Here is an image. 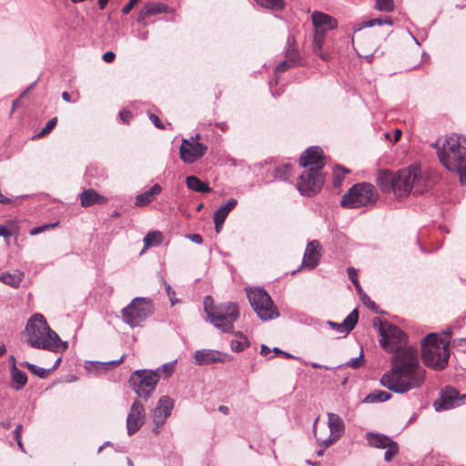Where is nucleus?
<instances>
[{
    "label": "nucleus",
    "mask_w": 466,
    "mask_h": 466,
    "mask_svg": "<svg viewBox=\"0 0 466 466\" xmlns=\"http://www.w3.org/2000/svg\"><path fill=\"white\" fill-rule=\"evenodd\" d=\"M426 370L420 366L418 351L410 347L398 350L391 359V369L380 378V384L396 393H406L420 388L425 381Z\"/></svg>",
    "instance_id": "f257e3e1"
},
{
    "label": "nucleus",
    "mask_w": 466,
    "mask_h": 466,
    "mask_svg": "<svg viewBox=\"0 0 466 466\" xmlns=\"http://www.w3.org/2000/svg\"><path fill=\"white\" fill-rule=\"evenodd\" d=\"M377 184L383 192L393 191L399 197L405 196L413 189L414 194H422L430 187L427 176L420 167L412 165L408 168L392 173L389 170H380Z\"/></svg>",
    "instance_id": "f03ea898"
},
{
    "label": "nucleus",
    "mask_w": 466,
    "mask_h": 466,
    "mask_svg": "<svg viewBox=\"0 0 466 466\" xmlns=\"http://www.w3.org/2000/svg\"><path fill=\"white\" fill-rule=\"evenodd\" d=\"M25 336L26 343L35 349L63 352L68 347L67 342L63 341L57 333L49 327L41 313L33 314L27 320Z\"/></svg>",
    "instance_id": "7ed1b4c3"
},
{
    "label": "nucleus",
    "mask_w": 466,
    "mask_h": 466,
    "mask_svg": "<svg viewBox=\"0 0 466 466\" xmlns=\"http://www.w3.org/2000/svg\"><path fill=\"white\" fill-rule=\"evenodd\" d=\"M437 153L441 164L447 169L458 173L461 185L466 184V137H449Z\"/></svg>",
    "instance_id": "20e7f679"
},
{
    "label": "nucleus",
    "mask_w": 466,
    "mask_h": 466,
    "mask_svg": "<svg viewBox=\"0 0 466 466\" xmlns=\"http://www.w3.org/2000/svg\"><path fill=\"white\" fill-rule=\"evenodd\" d=\"M204 311L207 314V319L213 324L215 328L223 333H231L234 329V322L239 317L238 307L236 303L227 301L214 304L211 296H206L203 301Z\"/></svg>",
    "instance_id": "39448f33"
},
{
    "label": "nucleus",
    "mask_w": 466,
    "mask_h": 466,
    "mask_svg": "<svg viewBox=\"0 0 466 466\" xmlns=\"http://www.w3.org/2000/svg\"><path fill=\"white\" fill-rule=\"evenodd\" d=\"M451 330H447L445 340L440 339L436 333H430L421 342V356L427 367L435 370H443L448 364L450 358L449 339L451 337Z\"/></svg>",
    "instance_id": "423d86ee"
},
{
    "label": "nucleus",
    "mask_w": 466,
    "mask_h": 466,
    "mask_svg": "<svg viewBox=\"0 0 466 466\" xmlns=\"http://www.w3.org/2000/svg\"><path fill=\"white\" fill-rule=\"evenodd\" d=\"M379 194L372 184L362 182L353 185L341 197L340 205L347 208H360L374 206Z\"/></svg>",
    "instance_id": "0eeeda50"
},
{
    "label": "nucleus",
    "mask_w": 466,
    "mask_h": 466,
    "mask_svg": "<svg viewBox=\"0 0 466 466\" xmlns=\"http://www.w3.org/2000/svg\"><path fill=\"white\" fill-rule=\"evenodd\" d=\"M247 296L252 309L261 320L267 321L279 316L270 296L263 289L249 288L247 289Z\"/></svg>",
    "instance_id": "6e6552de"
},
{
    "label": "nucleus",
    "mask_w": 466,
    "mask_h": 466,
    "mask_svg": "<svg viewBox=\"0 0 466 466\" xmlns=\"http://www.w3.org/2000/svg\"><path fill=\"white\" fill-rule=\"evenodd\" d=\"M153 312L151 300L147 298L137 297L122 310L123 321L134 328L138 326Z\"/></svg>",
    "instance_id": "1a4fd4ad"
},
{
    "label": "nucleus",
    "mask_w": 466,
    "mask_h": 466,
    "mask_svg": "<svg viewBox=\"0 0 466 466\" xmlns=\"http://www.w3.org/2000/svg\"><path fill=\"white\" fill-rule=\"evenodd\" d=\"M159 378L157 370H137L131 374L129 383L139 397L148 400L155 390Z\"/></svg>",
    "instance_id": "9d476101"
},
{
    "label": "nucleus",
    "mask_w": 466,
    "mask_h": 466,
    "mask_svg": "<svg viewBox=\"0 0 466 466\" xmlns=\"http://www.w3.org/2000/svg\"><path fill=\"white\" fill-rule=\"evenodd\" d=\"M380 344L388 352L397 353L398 350L406 349V334L397 326L389 323H380Z\"/></svg>",
    "instance_id": "9b49d317"
},
{
    "label": "nucleus",
    "mask_w": 466,
    "mask_h": 466,
    "mask_svg": "<svg viewBox=\"0 0 466 466\" xmlns=\"http://www.w3.org/2000/svg\"><path fill=\"white\" fill-rule=\"evenodd\" d=\"M324 184L322 172L318 169L305 170L299 177L297 188L304 196H311L318 193Z\"/></svg>",
    "instance_id": "f8f14e48"
},
{
    "label": "nucleus",
    "mask_w": 466,
    "mask_h": 466,
    "mask_svg": "<svg viewBox=\"0 0 466 466\" xmlns=\"http://www.w3.org/2000/svg\"><path fill=\"white\" fill-rule=\"evenodd\" d=\"M317 421L318 419L315 420L313 424L314 435L318 442L324 446V449L328 448L336 441H338L344 433L345 426L343 420L336 413H328V426L329 429V435L328 438L322 439L318 435V431H316Z\"/></svg>",
    "instance_id": "ddd939ff"
},
{
    "label": "nucleus",
    "mask_w": 466,
    "mask_h": 466,
    "mask_svg": "<svg viewBox=\"0 0 466 466\" xmlns=\"http://www.w3.org/2000/svg\"><path fill=\"white\" fill-rule=\"evenodd\" d=\"M199 137L200 135L197 134L196 137H192L190 139L182 140L180 157L183 162L192 164L206 154L208 147L198 141Z\"/></svg>",
    "instance_id": "4468645a"
},
{
    "label": "nucleus",
    "mask_w": 466,
    "mask_h": 466,
    "mask_svg": "<svg viewBox=\"0 0 466 466\" xmlns=\"http://www.w3.org/2000/svg\"><path fill=\"white\" fill-rule=\"evenodd\" d=\"M466 403V394H460L452 387H446L441 392V397L433 402L436 411L447 410Z\"/></svg>",
    "instance_id": "2eb2a0df"
},
{
    "label": "nucleus",
    "mask_w": 466,
    "mask_h": 466,
    "mask_svg": "<svg viewBox=\"0 0 466 466\" xmlns=\"http://www.w3.org/2000/svg\"><path fill=\"white\" fill-rule=\"evenodd\" d=\"M174 408V400L168 396H162L153 410V422L155 427L153 428V432L155 434H158L160 432V428L165 424L167 417L171 415L172 410Z\"/></svg>",
    "instance_id": "dca6fc26"
},
{
    "label": "nucleus",
    "mask_w": 466,
    "mask_h": 466,
    "mask_svg": "<svg viewBox=\"0 0 466 466\" xmlns=\"http://www.w3.org/2000/svg\"><path fill=\"white\" fill-rule=\"evenodd\" d=\"M146 410L143 403L136 400L131 405L127 418V431L129 436L135 434L144 424Z\"/></svg>",
    "instance_id": "f3484780"
},
{
    "label": "nucleus",
    "mask_w": 466,
    "mask_h": 466,
    "mask_svg": "<svg viewBox=\"0 0 466 466\" xmlns=\"http://www.w3.org/2000/svg\"><path fill=\"white\" fill-rule=\"evenodd\" d=\"M299 164L304 167H311L309 169H318L319 172H322L324 158L321 147L314 146L306 149L299 157Z\"/></svg>",
    "instance_id": "a211bd4d"
},
{
    "label": "nucleus",
    "mask_w": 466,
    "mask_h": 466,
    "mask_svg": "<svg viewBox=\"0 0 466 466\" xmlns=\"http://www.w3.org/2000/svg\"><path fill=\"white\" fill-rule=\"evenodd\" d=\"M195 364L199 366L210 365L216 362H226L227 354L218 350L204 349L197 350L194 354Z\"/></svg>",
    "instance_id": "6ab92c4d"
},
{
    "label": "nucleus",
    "mask_w": 466,
    "mask_h": 466,
    "mask_svg": "<svg viewBox=\"0 0 466 466\" xmlns=\"http://www.w3.org/2000/svg\"><path fill=\"white\" fill-rule=\"evenodd\" d=\"M311 20L314 26V31H321L326 33L329 30L335 29L338 26V22L335 18L319 11H314L311 14Z\"/></svg>",
    "instance_id": "aec40b11"
},
{
    "label": "nucleus",
    "mask_w": 466,
    "mask_h": 466,
    "mask_svg": "<svg viewBox=\"0 0 466 466\" xmlns=\"http://www.w3.org/2000/svg\"><path fill=\"white\" fill-rule=\"evenodd\" d=\"M358 319L359 313L358 310L355 309L347 316V318L341 323H337L330 320L328 321L327 323L338 333L347 335L355 328L358 322Z\"/></svg>",
    "instance_id": "412c9836"
},
{
    "label": "nucleus",
    "mask_w": 466,
    "mask_h": 466,
    "mask_svg": "<svg viewBox=\"0 0 466 466\" xmlns=\"http://www.w3.org/2000/svg\"><path fill=\"white\" fill-rule=\"evenodd\" d=\"M320 245L318 240L310 241L305 250L303 265L310 269L316 268L319 264L320 254Z\"/></svg>",
    "instance_id": "4be33fe9"
},
{
    "label": "nucleus",
    "mask_w": 466,
    "mask_h": 466,
    "mask_svg": "<svg viewBox=\"0 0 466 466\" xmlns=\"http://www.w3.org/2000/svg\"><path fill=\"white\" fill-rule=\"evenodd\" d=\"M168 12V6L164 3L148 2L145 4L137 16V23L141 24L144 20L157 14H166Z\"/></svg>",
    "instance_id": "5701e85b"
},
{
    "label": "nucleus",
    "mask_w": 466,
    "mask_h": 466,
    "mask_svg": "<svg viewBox=\"0 0 466 466\" xmlns=\"http://www.w3.org/2000/svg\"><path fill=\"white\" fill-rule=\"evenodd\" d=\"M81 206L84 208L91 207L93 205H104L107 202V198L98 194L95 189L89 188L84 190L80 196Z\"/></svg>",
    "instance_id": "b1692460"
},
{
    "label": "nucleus",
    "mask_w": 466,
    "mask_h": 466,
    "mask_svg": "<svg viewBox=\"0 0 466 466\" xmlns=\"http://www.w3.org/2000/svg\"><path fill=\"white\" fill-rule=\"evenodd\" d=\"M162 191V187L159 184H155L148 190L137 195L136 197L135 205L137 207H144L152 203L157 195Z\"/></svg>",
    "instance_id": "393cba45"
},
{
    "label": "nucleus",
    "mask_w": 466,
    "mask_h": 466,
    "mask_svg": "<svg viewBox=\"0 0 466 466\" xmlns=\"http://www.w3.org/2000/svg\"><path fill=\"white\" fill-rule=\"evenodd\" d=\"M10 370H11V380H12L11 387L15 390H20L26 384L27 376L24 371L20 370L16 367V363H13L11 365Z\"/></svg>",
    "instance_id": "a878e982"
},
{
    "label": "nucleus",
    "mask_w": 466,
    "mask_h": 466,
    "mask_svg": "<svg viewBox=\"0 0 466 466\" xmlns=\"http://www.w3.org/2000/svg\"><path fill=\"white\" fill-rule=\"evenodd\" d=\"M366 439L370 446L379 449H385L394 441L390 437L384 434L373 432L367 433Z\"/></svg>",
    "instance_id": "bb28decb"
},
{
    "label": "nucleus",
    "mask_w": 466,
    "mask_h": 466,
    "mask_svg": "<svg viewBox=\"0 0 466 466\" xmlns=\"http://www.w3.org/2000/svg\"><path fill=\"white\" fill-rule=\"evenodd\" d=\"M295 37L291 35L288 36L287 39V48H286V59L293 66L300 64V56L298 50L294 47L295 45Z\"/></svg>",
    "instance_id": "cd10ccee"
},
{
    "label": "nucleus",
    "mask_w": 466,
    "mask_h": 466,
    "mask_svg": "<svg viewBox=\"0 0 466 466\" xmlns=\"http://www.w3.org/2000/svg\"><path fill=\"white\" fill-rule=\"evenodd\" d=\"M326 33L321 31H314L313 40H312V50L315 55L319 56L323 60L329 59V55L322 52V46L326 38Z\"/></svg>",
    "instance_id": "c85d7f7f"
},
{
    "label": "nucleus",
    "mask_w": 466,
    "mask_h": 466,
    "mask_svg": "<svg viewBox=\"0 0 466 466\" xmlns=\"http://www.w3.org/2000/svg\"><path fill=\"white\" fill-rule=\"evenodd\" d=\"M23 278L24 273L19 270H16L14 273L5 272L0 275V281L10 287L17 288L22 282Z\"/></svg>",
    "instance_id": "c756f323"
},
{
    "label": "nucleus",
    "mask_w": 466,
    "mask_h": 466,
    "mask_svg": "<svg viewBox=\"0 0 466 466\" xmlns=\"http://www.w3.org/2000/svg\"><path fill=\"white\" fill-rule=\"evenodd\" d=\"M186 184L188 188L196 192L209 193L212 191L207 183L202 182L195 176H188L186 179Z\"/></svg>",
    "instance_id": "7c9ffc66"
},
{
    "label": "nucleus",
    "mask_w": 466,
    "mask_h": 466,
    "mask_svg": "<svg viewBox=\"0 0 466 466\" xmlns=\"http://www.w3.org/2000/svg\"><path fill=\"white\" fill-rule=\"evenodd\" d=\"M391 393L382 390H374L369 393L363 400L364 403L383 402L391 398Z\"/></svg>",
    "instance_id": "2f4dec72"
},
{
    "label": "nucleus",
    "mask_w": 466,
    "mask_h": 466,
    "mask_svg": "<svg viewBox=\"0 0 466 466\" xmlns=\"http://www.w3.org/2000/svg\"><path fill=\"white\" fill-rule=\"evenodd\" d=\"M237 204L238 200L236 198H229L225 204L218 208V209L214 213V216L226 220L229 212L237 206Z\"/></svg>",
    "instance_id": "473e14b6"
},
{
    "label": "nucleus",
    "mask_w": 466,
    "mask_h": 466,
    "mask_svg": "<svg viewBox=\"0 0 466 466\" xmlns=\"http://www.w3.org/2000/svg\"><path fill=\"white\" fill-rule=\"evenodd\" d=\"M392 25V20L390 18L381 19V18H373L361 23H359L354 26L355 31H360L365 27H371L374 25Z\"/></svg>",
    "instance_id": "72a5a7b5"
},
{
    "label": "nucleus",
    "mask_w": 466,
    "mask_h": 466,
    "mask_svg": "<svg viewBox=\"0 0 466 466\" xmlns=\"http://www.w3.org/2000/svg\"><path fill=\"white\" fill-rule=\"evenodd\" d=\"M259 6L272 11H280L285 6L284 0H254Z\"/></svg>",
    "instance_id": "f704fd0d"
},
{
    "label": "nucleus",
    "mask_w": 466,
    "mask_h": 466,
    "mask_svg": "<svg viewBox=\"0 0 466 466\" xmlns=\"http://www.w3.org/2000/svg\"><path fill=\"white\" fill-rule=\"evenodd\" d=\"M143 241L146 248H148L153 246H157L162 241V234L159 231L148 232L145 236Z\"/></svg>",
    "instance_id": "c9c22d12"
},
{
    "label": "nucleus",
    "mask_w": 466,
    "mask_h": 466,
    "mask_svg": "<svg viewBox=\"0 0 466 466\" xmlns=\"http://www.w3.org/2000/svg\"><path fill=\"white\" fill-rule=\"evenodd\" d=\"M292 166L290 164H284L282 166H279L274 169L273 176L275 178L280 180H287L291 173Z\"/></svg>",
    "instance_id": "e433bc0d"
},
{
    "label": "nucleus",
    "mask_w": 466,
    "mask_h": 466,
    "mask_svg": "<svg viewBox=\"0 0 466 466\" xmlns=\"http://www.w3.org/2000/svg\"><path fill=\"white\" fill-rule=\"evenodd\" d=\"M248 346H249V342H248V339H232L230 342V348L234 352L243 351Z\"/></svg>",
    "instance_id": "4c0bfd02"
},
{
    "label": "nucleus",
    "mask_w": 466,
    "mask_h": 466,
    "mask_svg": "<svg viewBox=\"0 0 466 466\" xmlns=\"http://www.w3.org/2000/svg\"><path fill=\"white\" fill-rule=\"evenodd\" d=\"M375 7L381 12H390L394 9V1L376 0Z\"/></svg>",
    "instance_id": "58836bf2"
},
{
    "label": "nucleus",
    "mask_w": 466,
    "mask_h": 466,
    "mask_svg": "<svg viewBox=\"0 0 466 466\" xmlns=\"http://www.w3.org/2000/svg\"><path fill=\"white\" fill-rule=\"evenodd\" d=\"M387 451L384 454L386 461H390L393 457L399 452V445L396 441H393L390 446L386 447Z\"/></svg>",
    "instance_id": "ea45409f"
},
{
    "label": "nucleus",
    "mask_w": 466,
    "mask_h": 466,
    "mask_svg": "<svg viewBox=\"0 0 466 466\" xmlns=\"http://www.w3.org/2000/svg\"><path fill=\"white\" fill-rule=\"evenodd\" d=\"M28 370L35 375H36L37 377L41 378V379H45L48 376L49 372L51 371V370H46V369H44V368H40L36 365H28Z\"/></svg>",
    "instance_id": "a19ab883"
},
{
    "label": "nucleus",
    "mask_w": 466,
    "mask_h": 466,
    "mask_svg": "<svg viewBox=\"0 0 466 466\" xmlns=\"http://www.w3.org/2000/svg\"><path fill=\"white\" fill-rule=\"evenodd\" d=\"M348 275H349L350 279L351 280V282L355 286L358 293L360 295H361L362 294V289H361V287H360V282L358 280L357 270L355 268H348Z\"/></svg>",
    "instance_id": "79ce46f5"
},
{
    "label": "nucleus",
    "mask_w": 466,
    "mask_h": 466,
    "mask_svg": "<svg viewBox=\"0 0 466 466\" xmlns=\"http://www.w3.org/2000/svg\"><path fill=\"white\" fill-rule=\"evenodd\" d=\"M363 364V352L360 351V355L354 359H351L348 362L343 365L338 366V368H341L343 366L351 367L352 369H359Z\"/></svg>",
    "instance_id": "37998d69"
},
{
    "label": "nucleus",
    "mask_w": 466,
    "mask_h": 466,
    "mask_svg": "<svg viewBox=\"0 0 466 466\" xmlns=\"http://www.w3.org/2000/svg\"><path fill=\"white\" fill-rule=\"evenodd\" d=\"M176 362H177V360H174V361L163 364L161 367H159L158 369L156 370H157V374L159 375L160 372H164V373H166L167 377H169L174 371Z\"/></svg>",
    "instance_id": "c03bdc74"
},
{
    "label": "nucleus",
    "mask_w": 466,
    "mask_h": 466,
    "mask_svg": "<svg viewBox=\"0 0 466 466\" xmlns=\"http://www.w3.org/2000/svg\"><path fill=\"white\" fill-rule=\"evenodd\" d=\"M22 431H23V425L18 424L14 431V438L16 441L19 449L23 452H25V448H24V445L22 442Z\"/></svg>",
    "instance_id": "a18cd8bd"
},
{
    "label": "nucleus",
    "mask_w": 466,
    "mask_h": 466,
    "mask_svg": "<svg viewBox=\"0 0 466 466\" xmlns=\"http://www.w3.org/2000/svg\"><path fill=\"white\" fill-rule=\"evenodd\" d=\"M57 124V117L55 116L51 118L46 125V127L40 131V133L36 136L37 137H41L48 134Z\"/></svg>",
    "instance_id": "49530a36"
},
{
    "label": "nucleus",
    "mask_w": 466,
    "mask_h": 466,
    "mask_svg": "<svg viewBox=\"0 0 466 466\" xmlns=\"http://www.w3.org/2000/svg\"><path fill=\"white\" fill-rule=\"evenodd\" d=\"M14 225H15L14 220H8L6 225H1L0 226V237L10 238L12 236V231L10 230L9 227H12Z\"/></svg>",
    "instance_id": "de8ad7c7"
},
{
    "label": "nucleus",
    "mask_w": 466,
    "mask_h": 466,
    "mask_svg": "<svg viewBox=\"0 0 466 466\" xmlns=\"http://www.w3.org/2000/svg\"><path fill=\"white\" fill-rule=\"evenodd\" d=\"M56 225H57V223H53V224H46V225H43L40 227L34 228L30 230V235L31 236L38 235L48 228H55Z\"/></svg>",
    "instance_id": "09e8293b"
},
{
    "label": "nucleus",
    "mask_w": 466,
    "mask_h": 466,
    "mask_svg": "<svg viewBox=\"0 0 466 466\" xmlns=\"http://www.w3.org/2000/svg\"><path fill=\"white\" fill-rule=\"evenodd\" d=\"M339 170H342V172H343L344 174H347V173H349V172H350V170H349V169H347V168H345V167H339H339H337V168H336V169H335V171H334V173H335V177H334V186H335V187L339 186V185H340V183H341V181H342V179L344 178V176H343V175H342L341 177H339V173H338V172H339Z\"/></svg>",
    "instance_id": "8fccbe9b"
},
{
    "label": "nucleus",
    "mask_w": 466,
    "mask_h": 466,
    "mask_svg": "<svg viewBox=\"0 0 466 466\" xmlns=\"http://www.w3.org/2000/svg\"><path fill=\"white\" fill-rule=\"evenodd\" d=\"M291 66H293L291 64H289V62L286 59L285 61L279 63L277 66L275 72L276 73H282V72L286 71L287 69H289Z\"/></svg>",
    "instance_id": "3c124183"
},
{
    "label": "nucleus",
    "mask_w": 466,
    "mask_h": 466,
    "mask_svg": "<svg viewBox=\"0 0 466 466\" xmlns=\"http://www.w3.org/2000/svg\"><path fill=\"white\" fill-rule=\"evenodd\" d=\"M149 119L154 124V126L159 129H164V126L162 122L160 121L159 117L155 114L149 115Z\"/></svg>",
    "instance_id": "603ef678"
},
{
    "label": "nucleus",
    "mask_w": 466,
    "mask_h": 466,
    "mask_svg": "<svg viewBox=\"0 0 466 466\" xmlns=\"http://www.w3.org/2000/svg\"><path fill=\"white\" fill-rule=\"evenodd\" d=\"M138 1L139 0H129L128 3L123 7L122 13L124 15L129 14Z\"/></svg>",
    "instance_id": "864d4df0"
},
{
    "label": "nucleus",
    "mask_w": 466,
    "mask_h": 466,
    "mask_svg": "<svg viewBox=\"0 0 466 466\" xmlns=\"http://www.w3.org/2000/svg\"><path fill=\"white\" fill-rule=\"evenodd\" d=\"M225 220L223 218H218L214 216V224H215V229L217 233H219Z\"/></svg>",
    "instance_id": "5fc2aeb1"
},
{
    "label": "nucleus",
    "mask_w": 466,
    "mask_h": 466,
    "mask_svg": "<svg viewBox=\"0 0 466 466\" xmlns=\"http://www.w3.org/2000/svg\"><path fill=\"white\" fill-rule=\"evenodd\" d=\"M187 238L196 244L203 243V238L199 234H189Z\"/></svg>",
    "instance_id": "6e6d98bb"
},
{
    "label": "nucleus",
    "mask_w": 466,
    "mask_h": 466,
    "mask_svg": "<svg viewBox=\"0 0 466 466\" xmlns=\"http://www.w3.org/2000/svg\"><path fill=\"white\" fill-rule=\"evenodd\" d=\"M103 60L106 63H111L115 60L116 55L112 51H107L103 55Z\"/></svg>",
    "instance_id": "4d7b16f0"
},
{
    "label": "nucleus",
    "mask_w": 466,
    "mask_h": 466,
    "mask_svg": "<svg viewBox=\"0 0 466 466\" xmlns=\"http://www.w3.org/2000/svg\"><path fill=\"white\" fill-rule=\"evenodd\" d=\"M165 288H166V291H167V296L169 297L170 299V301L172 304H175V301L173 299V297L175 296L176 292L174 289H172V288L170 287L169 284L166 283L165 282Z\"/></svg>",
    "instance_id": "13d9d810"
},
{
    "label": "nucleus",
    "mask_w": 466,
    "mask_h": 466,
    "mask_svg": "<svg viewBox=\"0 0 466 466\" xmlns=\"http://www.w3.org/2000/svg\"><path fill=\"white\" fill-rule=\"evenodd\" d=\"M119 116L124 123H128L129 119L132 117V114L130 111H122L119 113Z\"/></svg>",
    "instance_id": "bf43d9fd"
},
{
    "label": "nucleus",
    "mask_w": 466,
    "mask_h": 466,
    "mask_svg": "<svg viewBox=\"0 0 466 466\" xmlns=\"http://www.w3.org/2000/svg\"><path fill=\"white\" fill-rule=\"evenodd\" d=\"M361 299L363 300L364 303L368 304L370 309H374L376 308L375 303L373 301H370V298L366 294H363Z\"/></svg>",
    "instance_id": "052dcab7"
},
{
    "label": "nucleus",
    "mask_w": 466,
    "mask_h": 466,
    "mask_svg": "<svg viewBox=\"0 0 466 466\" xmlns=\"http://www.w3.org/2000/svg\"><path fill=\"white\" fill-rule=\"evenodd\" d=\"M309 365L314 368V369H324V370H329V367L328 366H324V365H320L317 362H310Z\"/></svg>",
    "instance_id": "680f3d73"
},
{
    "label": "nucleus",
    "mask_w": 466,
    "mask_h": 466,
    "mask_svg": "<svg viewBox=\"0 0 466 466\" xmlns=\"http://www.w3.org/2000/svg\"><path fill=\"white\" fill-rule=\"evenodd\" d=\"M271 351V350L267 347L266 345H262L261 346V349H260V354L263 355V356H266L268 355L269 352Z\"/></svg>",
    "instance_id": "e2e57ef3"
},
{
    "label": "nucleus",
    "mask_w": 466,
    "mask_h": 466,
    "mask_svg": "<svg viewBox=\"0 0 466 466\" xmlns=\"http://www.w3.org/2000/svg\"><path fill=\"white\" fill-rule=\"evenodd\" d=\"M62 98H63V100H65L66 102H68V103H70V102H71L70 95H69V93H68V92H66V91H65V92H63V93H62Z\"/></svg>",
    "instance_id": "0e129e2a"
},
{
    "label": "nucleus",
    "mask_w": 466,
    "mask_h": 466,
    "mask_svg": "<svg viewBox=\"0 0 466 466\" xmlns=\"http://www.w3.org/2000/svg\"><path fill=\"white\" fill-rule=\"evenodd\" d=\"M108 3V0H98V6L101 10L105 9L106 5Z\"/></svg>",
    "instance_id": "69168bd1"
},
{
    "label": "nucleus",
    "mask_w": 466,
    "mask_h": 466,
    "mask_svg": "<svg viewBox=\"0 0 466 466\" xmlns=\"http://www.w3.org/2000/svg\"><path fill=\"white\" fill-rule=\"evenodd\" d=\"M401 137V131L400 129H396L394 132V142H397Z\"/></svg>",
    "instance_id": "338daca9"
},
{
    "label": "nucleus",
    "mask_w": 466,
    "mask_h": 466,
    "mask_svg": "<svg viewBox=\"0 0 466 466\" xmlns=\"http://www.w3.org/2000/svg\"><path fill=\"white\" fill-rule=\"evenodd\" d=\"M218 410L224 414H228V412H229V409L227 406H223V405L218 407Z\"/></svg>",
    "instance_id": "774afa93"
}]
</instances>
